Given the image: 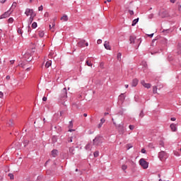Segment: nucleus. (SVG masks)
<instances>
[{
  "label": "nucleus",
  "instance_id": "nucleus-13",
  "mask_svg": "<svg viewBox=\"0 0 181 181\" xmlns=\"http://www.w3.org/2000/svg\"><path fill=\"white\" fill-rule=\"evenodd\" d=\"M58 153H59V151L57 150H52L51 152V155L52 156H53V158H56Z\"/></svg>",
  "mask_w": 181,
  "mask_h": 181
},
{
  "label": "nucleus",
  "instance_id": "nucleus-56",
  "mask_svg": "<svg viewBox=\"0 0 181 181\" xmlns=\"http://www.w3.org/2000/svg\"><path fill=\"white\" fill-rule=\"evenodd\" d=\"M54 26H56V23H54V21L52 23V28H54Z\"/></svg>",
  "mask_w": 181,
  "mask_h": 181
},
{
  "label": "nucleus",
  "instance_id": "nucleus-52",
  "mask_svg": "<svg viewBox=\"0 0 181 181\" xmlns=\"http://www.w3.org/2000/svg\"><path fill=\"white\" fill-rule=\"evenodd\" d=\"M42 101H47V98L45 97V96H44V97L42 98Z\"/></svg>",
  "mask_w": 181,
  "mask_h": 181
},
{
  "label": "nucleus",
  "instance_id": "nucleus-17",
  "mask_svg": "<svg viewBox=\"0 0 181 181\" xmlns=\"http://www.w3.org/2000/svg\"><path fill=\"white\" fill-rule=\"evenodd\" d=\"M61 21L64 22H67L69 21V17L67 16H64L61 18Z\"/></svg>",
  "mask_w": 181,
  "mask_h": 181
},
{
  "label": "nucleus",
  "instance_id": "nucleus-51",
  "mask_svg": "<svg viewBox=\"0 0 181 181\" xmlns=\"http://www.w3.org/2000/svg\"><path fill=\"white\" fill-rule=\"evenodd\" d=\"M64 114V110H62L60 112V116L63 117V115Z\"/></svg>",
  "mask_w": 181,
  "mask_h": 181
},
{
  "label": "nucleus",
  "instance_id": "nucleus-59",
  "mask_svg": "<svg viewBox=\"0 0 181 181\" xmlns=\"http://www.w3.org/2000/svg\"><path fill=\"white\" fill-rule=\"evenodd\" d=\"M148 36L149 37H153V33L150 34V35H148Z\"/></svg>",
  "mask_w": 181,
  "mask_h": 181
},
{
  "label": "nucleus",
  "instance_id": "nucleus-54",
  "mask_svg": "<svg viewBox=\"0 0 181 181\" xmlns=\"http://www.w3.org/2000/svg\"><path fill=\"white\" fill-rule=\"evenodd\" d=\"M158 90V88L156 86H153V91H156Z\"/></svg>",
  "mask_w": 181,
  "mask_h": 181
},
{
  "label": "nucleus",
  "instance_id": "nucleus-18",
  "mask_svg": "<svg viewBox=\"0 0 181 181\" xmlns=\"http://www.w3.org/2000/svg\"><path fill=\"white\" fill-rule=\"evenodd\" d=\"M86 64H87V66H88L89 67H93V63L91 62V60H90V59L86 61Z\"/></svg>",
  "mask_w": 181,
  "mask_h": 181
},
{
  "label": "nucleus",
  "instance_id": "nucleus-40",
  "mask_svg": "<svg viewBox=\"0 0 181 181\" xmlns=\"http://www.w3.org/2000/svg\"><path fill=\"white\" fill-rule=\"evenodd\" d=\"M69 128H73V122H69Z\"/></svg>",
  "mask_w": 181,
  "mask_h": 181
},
{
  "label": "nucleus",
  "instance_id": "nucleus-49",
  "mask_svg": "<svg viewBox=\"0 0 181 181\" xmlns=\"http://www.w3.org/2000/svg\"><path fill=\"white\" fill-rule=\"evenodd\" d=\"M100 66L101 67V69H104V63L101 62L100 64Z\"/></svg>",
  "mask_w": 181,
  "mask_h": 181
},
{
  "label": "nucleus",
  "instance_id": "nucleus-35",
  "mask_svg": "<svg viewBox=\"0 0 181 181\" xmlns=\"http://www.w3.org/2000/svg\"><path fill=\"white\" fill-rule=\"evenodd\" d=\"M142 65H143L144 67H147V66H148V64H146V62H142Z\"/></svg>",
  "mask_w": 181,
  "mask_h": 181
},
{
  "label": "nucleus",
  "instance_id": "nucleus-1",
  "mask_svg": "<svg viewBox=\"0 0 181 181\" xmlns=\"http://www.w3.org/2000/svg\"><path fill=\"white\" fill-rule=\"evenodd\" d=\"M158 15L160 16V18H168L170 16L169 12L167 10H165V8L161 9Z\"/></svg>",
  "mask_w": 181,
  "mask_h": 181
},
{
  "label": "nucleus",
  "instance_id": "nucleus-60",
  "mask_svg": "<svg viewBox=\"0 0 181 181\" xmlns=\"http://www.w3.org/2000/svg\"><path fill=\"white\" fill-rule=\"evenodd\" d=\"M180 8H181V5L180 4H178V11H180Z\"/></svg>",
  "mask_w": 181,
  "mask_h": 181
},
{
  "label": "nucleus",
  "instance_id": "nucleus-42",
  "mask_svg": "<svg viewBox=\"0 0 181 181\" xmlns=\"http://www.w3.org/2000/svg\"><path fill=\"white\" fill-rule=\"evenodd\" d=\"M104 122H105V119L102 118V119H100V124H104Z\"/></svg>",
  "mask_w": 181,
  "mask_h": 181
},
{
  "label": "nucleus",
  "instance_id": "nucleus-31",
  "mask_svg": "<svg viewBox=\"0 0 181 181\" xmlns=\"http://www.w3.org/2000/svg\"><path fill=\"white\" fill-rule=\"evenodd\" d=\"M129 129H130L131 131H133V129L135 128V126H134V125H132V124H130V125L129 126Z\"/></svg>",
  "mask_w": 181,
  "mask_h": 181
},
{
  "label": "nucleus",
  "instance_id": "nucleus-55",
  "mask_svg": "<svg viewBox=\"0 0 181 181\" xmlns=\"http://www.w3.org/2000/svg\"><path fill=\"white\" fill-rule=\"evenodd\" d=\"M103 127V123H100L98 125V128H101Z\"/></svg>",
  "mask_w": 181,
  "mask_h": 181
},
{
  "label": "nucleus",
  "instance_id": "nucleus-23",
  "mask_svg": "<svg viewBox=\"0 0 181 181\" xmlns=\"http://www.w3.org/2000/svg\"><path fill=\"white\" fill-rule=\"evenodd\" d=\"M40 37H43L45 36V32L44 31H39V33H38Z\"/></svg>",
  "mask_w": 181,
  "mask_h": 181
},
{
  "label": "nucleus",
  "instance_id": "nucleus-63",
  "mask_svg": "<svg viewBox=\"0 0 181 181\" xmlns=\"http://www.w3.org/2000/svg\"><path fill=\"white\" fill-rule=\"evenodd\" d=\"M171 121H176V119L175 117H171Z\"/></svg>",
  "mask_w": 181,
  "mask_h": 181
},
{
  "label": "nucleus",
  "instance_id": "nucleus-29",
  "mask_svg": "<svg viewBox=\"0 0 181 181\" xmlns=\"http://www.w3.org/2000/svg\"><path fill=\"white\" fill-rule=\"evenodd\" d=\"M8 124L9 125V127H13V120H10L8 123Z\"/></svg>",
  "mask_w": 181,
  "mask_h": 181
},
{
  "label": "nucleus",
  "instance_id": "nucleus-32",
  "mask_svg": "<svg viewBox=\"0 0 181 181\" xmlns=\"http://www.w3.org/2000/svg\"><path fill=\"white\" fill-rule=\"evenodd\" d=\"M28 144H29V141H28V140H25V141H23V145H24V146H26Z\"/></svg>",
  "mask_w": 181,
  "mask_h": 181
},
{
  "label": "nucleus",
  "instance_id": "nucleus-8",
  "mask_svg": "<svg viewBox=\"0 0 181 181\" xmlns=\"http://www.w3.org/2000/svg\"><path fill=\"white\" fill-rule=\"evenodd\" d=\"M104 47L106 50H111V46H110V42L105 41L104 43Z\"/></svg>",
  "mask_w": 181,
  "mask_h": 181
},
{
  "label": "nucleus",
  "instance_id": "nucleus-3",
  "mask_svg": "<svg viewBox=\"0 0 181 181\" xmlns=\"http://www.w3.org/2000/svg\"><path fill=\"white\" fill-rule=\"evenodd\" d=\"M168 156V154L166 153V152L161 151L158 153V158L160 159V160H165V159H166Z\"/></svg>",
  "mask_w": 181,
  "mask_h": 181
},
{
  "label": "nucleus",
  "instance_id": "nucleus-61",
  "mask_svg": "<svg viewBox=\"0 0 181 181\" xmlns=\"http://www.w3.org/2000/svg\"><path fill=\"white\" fill-rule=\"evenodd\" d=\"M6 80H10V79H11V76H7L6 77Z\"/></svg>",
  "mask_w": 181,
  "mask_h": 181
},
{
  "label": "nucleus",
  "instance_id": "nucleus-48",
  "mask_svg": "<svg viewBox=\"0 0 181 181\" xmlns=\"http://www.w3.org/2000/svg\"><path fill=\"white\" fill-rule=\"evenodd\" d=\"M141 153H146V150H145V148H142Z\"/></svg>",
  "mask_w": 181,
  "mask_h": 181
},
{
  "label": "nucleus",
  "instance_id": "nucleus-39",
  "mask_svg": "<svg viewBox=\"0 0 181 181\" xmlns=\"http://www.w3.org/2000/svg\"><path fill=\"white\" fill-rule=\"evenodd\" d=\"M48 57H49V59H52V58L53 57V53L50 52V53L49 54V55H48Z\"/></svg>",
  "mask_w": 181,
  "mask_h": 181
},
{
  "label": "nucleus",
  "instance_id": "nucleus-4",
  "mask_svg": "<svg viewBox=\"0 0 181 181\" xmlns=\"http://www.w3.org/2000/svg\"><path fill=\"white\" fill-rule=\"evenodd\" d=\"M101 139H102L101 136H99V135L96 136V137L93 140V145L98 146V145L101 144Z\"/></svg>",
  "mask_w": 181,
  "mask_h": 181
},
{
  "label": "nucleus",
  "instance_id": "nucleus-21",
  "mask_svg": "<svg viewBox=\"0 0 181 181\" xmlns=\"http://www.w3.org/2000/svg\"><path fill=\"white\" fill-rule=\"evenodd\" d=\"M69 153H71V155H74V147L69 148Z\"/></svg>",
  "mask_w": 181,
  "mask_h": 181
},
{
  "label": "nucleus",
  "instance_id": "nucleus-53",
  "mask_svg": "<svg viewBox=\"0 0 181 181\" xmlns=\"http://www.w3.org/2000/svg\"><path fill=\"white\" fill-rule=\"evenodd\" d=\"M4 97V93L2 91H0V98H2Z\"/></svg>",
  "mask_w": 181,
  "mask_h": 181
},
{
  "label": "nucleus",
  "instance_id": "nucleus-7",
  "mask_svg": "<svg viewBox=\"0 0 181 181\" xmlns=\"http://www.w3.org/2000/svg\"><path fill=\"white\" fill-rule=\"evenodd\" d=\"M129 42L132 45H134L136 42H139V40H136V37H135V35H131L129 37Z\"/></svg>",
  "mask_w": 181,
  "mask_h": 181
},
{
  "label": "nucleus",
  "instance_id": "nucleus-30",
  "mask_svg": "<svg viewBox=\"0 0 181 181\" xmlns=\"http://www.w3.org/2000/svg\"><path fill=\"white\" fill-rule=\"evenodd\" d=\"M95 158H98L99 152L98 151H95L93 153Z\"/></svg>",
  "mask_w": 181,
  "mask_h": 181
},
{
  "label": "nucleus",
  "instance_id": "nucleus-22",
  "mask_svg": "<svg viewBox=\"0 0 181 181\" xmlns=\"http://www.w3.org/2000/svg\"><path fill=\"white\" fill-rule=\"evenodd\" d=\"M15 8H16V2H13L11 8L9 9L10 11H13V9H15Z\"/></svg>",
  "mask_w": 181,
  "mask_h": 181
},
{
  "label": "nucleus",
  "instance_id": "nucleus-10",
  "mask_svg": "<svg viewBox=\"0 0 181 181\" xmlns=\"http://www.w3.org/2000/svg\"><path fill=\"white\" fill-rule=\"evenodd\" d=\"M141 83L145 87V88H151V84L145 83V81H141Z\"/></svg>",
  "mask_w": 181,
  "mask_h": 181
},
{
  "label": "nucleus",
  "instance_id": "nucleus-20",
  "mask_svg": "<svg viewBox=\"0 0 181 181\" xmlns=\"http://www.w3.org/2000/svg\"><path fill=\"white\" fill-rule=\"evenodd\" d=\"M126 169H128V165L124 164L122 165V170H124V173H127V171H125Z\"/></svg>",
  "mask_w": 181,
  "mask_h": 181
},
{
  "label": "nucleus",
  "instance_id": "nucleus-41",
  "mask_svg": "<svg viewBox=\"0 0 181 181\" xmlns=\"http://www.w3.org/2000/svg\"><path fill=\"white\" fill-rule=\"evenodd\" d=\"M153 18V13L149 14L148 15V18L152 19Z\"/></svg>",
  "mask_w": 181,
  "mask_h": 181
},
{
  "label": "nucleus",
  "instance_id": "nucleus-14",
  "mask_svg": "<svg viewBox=\"0 0 181 181\" xmlns=\"http://www.w3.org/2000/svg\"><path fill=\"white\" fill-rule=\"evenodd\" d=\"M138 79L137 78H134L132 81V86L133 87H136V86H138Z\"/></svg>",
  "mask_w": 181,
  "mask_h": 181
},
{
  "label": "nucleus",
  "instance_id": "nucleus-44",
  "mask_svg": "<svg viewBox=\"0 0 181 181\" xmlns=\"http://www.w3.org/2000/svg\"><path fill=\"white\" fill-rule=\"evenodd\" d=\"M159 145H160V146H164L165 143H163V141H160Z\"/></svg>",
  "mask_w": 181,
  "mask_h": 181
},
{
  "label": "nucleus",
  "instance_id": "nucleus-5",
  "mask_svg": "<svg viewBox=\"0 0 181 181\" xmlns=\"http://www.w3.org/2000/svg\"><path fill=\"white\" fill-rule=\"evenodd\" d=\"M25 15H26V16H33V15H36V13L33 11V9L26 8Z\"/></svg>",
  "mask_w": 181,
  "mask_h": 181
},
{
  "label": "nucleus",
  "instance_id": "nucleus-19",
  "mask_svg": "<svg viewBox=\"0 0 181 181\" xmlns=\"http://www.w3.org/2000/svg\"><path fill=\"white\" fill-rule=\"evenodd\" d=\"M36 16V14H33V16H31L29 18V22L30 23H32V22H33V19H35V17Z\"/></svg>",
  "mask_w": 181,
  "mask_h": 181
},
{
  "label": "nucleus",
  "instance_id": "nucleus-46",
  "mask_svg": "<svg viewBox=\"0 0 181 181\" xmlns=\"http://www.w3.org/2000/svg\"><path fill=\"white\" fill-rule=\"evenodd\" d=\"M38 11H43V6L38 7Z\"/></svg>",
  "mask_w": 181,
  "mask_h": 181
},
{
  "label": "nucleus",
  "instance_id": "nucleus-47",
  "mask_svg": "<svg viewBox=\"0 0 181 181\" xmlns=\"http://www.w3.org/2000/svg\"><path fill=\"white\" fill-rule=\"evenodd\" d=\"M20 66H21V67H22L23 69H25V65L24 63L21 64Z\"/></svg>",
  "mask_w": 181,
  "mask_h": 181
},
{
  "label": "nucleus",
  "instance_id": "nucleus-33",
  "mask_svg": "<svg viewBox=\"0 0 181 181\" xmlns=\"http://www.w3.org/2000/svg\"><path fill=\"white\" fill-rule=\"evenodd\" d=\"M8 177H10V179H11V180H13V174L9 173V174H8Z\"/></svg>",
  "mask_w": 181,
  "mask_h": 181
},
{
  "label": "nucleus",
  "instance_id": "nucleus-50",
  "mask_svg": "<svg viewBox=\"0 0 181 181\" xmlns=\"http://www.w3.org/2000/svg\"><path fill=\"white\" fill-rule=\"evenodd\" d=\"M73 141V137H70L69 139H68V142H72Z\"/></svg>",
  "mask_w": 181,
  "mask_h": 181
},
{
  "label": "nucleus",
  "instance_id": "nucleus-62",
  "mask_svg": "<svg viewBox=\"0 0 181 181\" xmlns=\"http://www.w3.org/2000/svg\"><path fill=\"white\" fill-rule=\"evenodd\" d=\"M10 63H11V64H13V63H15V60H11Z\"/></svg>",
  "mask_w": 181,
  "mask_h": 181
},
{
  "label": "nucleus",
  "instance_id": "nucleus-64",
  "mask_svg": "<svg viewBox=\"0 0 181 181\" xmlns=\"http://www.w3.org/2000/svg\"><path fill=\"white\" fill-rule=\"evenodd\" d=\"M26 71H30V67L27 68Z\"/></svg>",
  "mask_w": 181,
  "mask_h": 181
},
{
  "label": "nucleus",
  "instance_id": "nucleus-57",
  "mask_svg": "<svg viewBox=\"0 0 181 181\" xmlns=\"http://www.w3.org/2000/svg\"><path fill=\"white\" fill-rule=\"evenodd\" d=\"M170 2L171 4H175V2H176V0H170Z\"/></svg>",
  "mask_w": 181,
  "mask_h": 181
},
{
  "label": "nucleus",
  "instance_id": "nucleus-43",
  "mask_svg": "<svg viewBox=\"0 0 181 181\" xmlns=\"http://www.w3.org/2000/svg\"><path fill=\"white\" fill-rule=\"evenodd\" d=\"M129 15H131V16L134 15V11L129 10Z\"/></svg>",
  "mask_w": 181,
  "mask_h": 181
},
{
  "label": "nucleus",
  "instance_id": "nucleus-24",
  "mask_svg": "<svg viewBox=\"0 0 181 181\" xmlns=\"http://www.w3.org/2000/svg\"><path fill=\"white\" fill-rule=\"evenodd\" d=\"M122 56V54L121 52H119L117 55V59L119 60V62H121V57Z\"/></svg>",
  "mask_w": 181,
  "mask_h": 181
},
{
  "label": "nucleus",
  "instance_id": "nucleus-58",
  "mask_svg": "<svg viewBox=\"0 0 181 181\" xmlns=\"http://www.w3.org/2000/svg\"><path fill=\"white\" fill-rule=\"evenodd\" d=\"M6 1V0H0V2H1V4H5Z\"/></svg>",
  "mask_w": 181,
  "mask_h": 181
},
{
  "label": "nucleus",
  "instance_id": "nucleus-6",
  "mask_svg": "<svg viewBox=\"0 0 181 181\" xmlns=\"http://www.w3.org/2000/svg\"><path fill=\"white\" fill-rule=\"evenodd\" d=\"M12 12H13V10L12 11L8 10V11H6L4 14L1 16L0 19H6V18H9Z\"/></svg>",
  "mask_w": 181,
  "mask_h": 181
},
{
  "label": "nucleus",
  "instance_id": "nucleus-45",
  "mask_svg": "<svg viewBox=\"0 0 181 181\" xmlns=\"http://www.w3.org/2000/svg\"><path fill=\"white\" fill-rule=\"evenodd\" d=\"M116 127H117V124H116ZM122 127H124V124H119L117 127L118 129H119V128H121Z\"/></svg>",
  "mask_w": 181,
  "mask_h": 181
},
{
  "label": "nucleus",
  "instance_id": "nucleus-16",
  "mask_svg": "<svg viewBox=\"0 0 181 181\" xmlns=\"http://www.w3.org/2000/svg\"><path fill=\"white\" fill-rule=\"evenodd\" d=\"M139 22V18H136L132 21V26H135Z\"/></svg>",
  "mask_w": 181,
  "mask_h": 181
},
{
  "label": "nucleus",
  "instance_id": "nucleus-28",
  "mask_svg": "<svg viewBox=\"0 0 181 181\" xmlns=\"http://www.w3.org/2000/svg\"><path fill=\"white\" fill-rule=\"evenodd\" d=\"M8 23H13V18H10L8 20Z\"/></svg>",
  "mask_w": 181,
  "mask_h": 181
},
{
  "label": "nucleus",
  "instance_id": "nucleus-27",
  "mask_svg": "<svg viewBox=\"0 0 181 181\" xmlns=\"http://www.w3.org/2000/svg\"><path fill=\"white\" fill-rule=\"evenodd\" d=\"M56 142H57V137H56V136H53L52 137V143L53 144H56Z\"/></svg>",
  "mask_w": 181,
  "mask_h": 181
},
{
  "label": "nucleus",
  "instance_id": "nucleus-2",
  "mask_svg": "<svg viewBox=\"0 0 181 181\" xmlns=\"http://www.w3.org/2000/svg\"><path fill=\"white\" fill-rule=\"evenodd\" d=\"M139 163L143 169H148L149 166V163L144 158L139 160Z\"/></svg>",
  "mask_w": 181,
  "mask_h": 181
},
{
  "label": "nucleus",
  "instance_id": "nucleus-36",
  "mask_svg": "<svg viewBox=\"0 0 181 181\" xmlns=\"http://www.w3.org/2000/svg\"><path fill=\"white\" fill-rule=\"evenodd\" d=\"M139 117H141V118H144V111H141L139 114Z\"/></svg>",
  "mask_w": 181,
  "mask_h": 181
},
{
  "label": "nucleus",
  "instance_id": "nucleus-34",
  "mask_svg": "<svg viewBox=\"0 0 181 181\" xmlns=\"http://www.w3.org/2000/svg\"><path fill=\"white\" fill-rule=\"evenodd\" d=\"M98 45H101L103 43V40L101 39L98 40L97 41Z\"/></svg>",
  "mask_w": 181,
  "mask_h": 181
},
{
  "label": "nucleus",
  "instance_id": "nucleus-12",
  "mask_svg": "<svg viewBox=\"0 0 181 181\" xmlns=\"http://www.w3.org/2000/svg\"><path fill=\"white\" fill-rule=\"evenodd\" d=\"M170 128H171V130L173 132H176L177 129V127H176V124H170Z\"/></svg>",
  "mask_w": 181,
  "mask_h": 181
},
{
  "label": "nucleus",
  "instance_id": "nucleus-26",
  "mask_svg": "<svg viewBox=\"0 0 181 181\" xmlns=\"http://www.w3.org/2000/svg\"><path fill=\"white\" fill-rule=\"evenodd\" d=\"M32 28L33 29H36V28H37V23H36V22L33 23Z\"/></svg>",
  "mask_w": 181,
  "mask_h": 181
},
{
  "label": "nucleus",
  "instance_id": "nucleus-11",
  "mask_svg": "<svg viewBox=\"0 0 181 181\" xmlns=\"http://www.w3.org/2000/svg\"><path fill=\"white\" fill-rule=\"evenodd\" d=\"M118 132L121 135H124V134H125V129H124V126H122L120 128H119Z\"/></svg>",
  "mask_w": 181,
  "mask_h": 181
},
{
  "label": "nucleus",
  "instance_id": "nucleus-15",
  "mask_svg": "<svg viewBox=\"0 0 181 181\" xmlns=\"http://www.w3.org/2000/svg\"><path fill=\"white\" fill-rule=\"evenodd\" d=\"M52 66V60H48L45 64L46 69H49Z\"/></svg>",
  "mask_w": 181,
  "mask_h": 181
},
{
  "label": "nucleus",
  "instance_id": "nucleus-38",
  "mask_svg": "<svg viewBox=\"0 0 181 181\" xmlns=\"http://www.w3.org/2000/svg\"><path fill=\"white\" fill-rule=\"evenodd\" d=\"M45 18H49V13L45 12L44 14Z\"/></svg>",
  "mask_w": 181,
  "mask_h": 181
},
{
  "label": "nucleus",
  "instance_id": "nucleus-37",
  "mask_svg": "<svg viewBox=\"0 0 181 181\" xmlns=\"http://www.w3.org/2000/svg\"><path fill=\"white\" fill-rule=\"evenodd\" d=\"M17 32L19 33V35H22V29L18 28Z\"/></svg>",
  "mask_w": 181,
  "mask_h": 181
},
{
  "label": "nucleus",
  "instance_id": "nucleus-9",
  "mask_svg": "<svg viewBox=\"0 0 181 181\" xmlns=\"http://www.w3.org/2000/svg\"><path fill=\"white\" fill-rule=\"evenodd\" d=\"M85 45H86V40H82L79 42H78V47H84Z\"/></svg>",
  "mask_w": 181,
  "mask_h": 181
},
{
  "label": "nucleus",
  "instance_id": "nucleus-25",
  "mask_svg": "<svg viewBox=\"0 0 181 181\" xmlns=\"http://www.w3.org/2000/svg\"><path fill=\"white\" fill-rule=\"evenodd\" d=\"M86 151H91V144H88L86 146Z\"/></svg>",
  "mask_w": 181,
  "mask_h": 181
}]
</instances>
